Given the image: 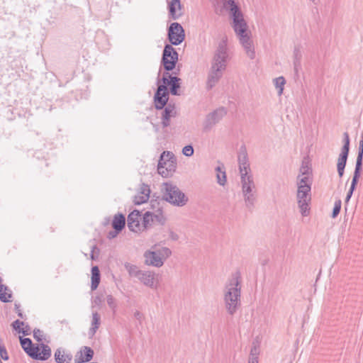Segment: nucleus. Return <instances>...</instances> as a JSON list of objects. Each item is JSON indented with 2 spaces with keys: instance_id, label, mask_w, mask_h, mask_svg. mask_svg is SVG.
Instances as JSON below:
<instances>
[{
  "instance_id": "1",
  "label": "nucleus",
  "mask_w": 363,
  "mask_h": 363,
  "mask_svg": "<svg viewBox=\"0 0 363 363\" xmlns=\"http://www.w3.org/2000/svg\"><path fill=\"white\" fill-rule=\"evenodd\" d=\"M223 6L229 12V15L233 20L231 23L232 28L245 54L250 59L254 60L256 54L253 40L251 38V33L248 30L247 23L239 6L235 2V0H223Z\"/></svg>"
},
{
  "instance_id": "2",
  "label": "nucleus",
  "mask_w": 363,
  "mask_h": 363,
  "mask_svg": "<svg viewBox=\"0 0 363 363\" xmlns=\"http://www.w3.org/2000/svg\"><path fill=\"white\" fill-rule=\"evenodd\" d=\"M241 277L235 272L225 282L223 294L225 308L228 313L233 315L241 306Z\"/></svg>"
},
{
  "instance_id": "3",
  "label": "nucleus",
  "mask_w": 363,
  "mask_h": 363,
  "mask_svg": "<svg viewBox=\"0 0 363 363\" xmlns=\"http://www.w3.org/2000/svg\"><path fill=\"white\" fill-rule=\"evenodd\" d=\"M162 84H160V79H157V89L155 94V105L157 109H163L169 99V92L167 86H169L170 93L178 95V89L180 87V79L172 76L169 72H164L162 78Z\"/></svg>"
},
{
  "instance_id": "4",
  "label": "nucleus",
  "mask_w": 363,
  "mask_h": 363,
  "mask_svg": "<svg viewBox=\"0 0 363 363\" xmlns=\"http://www.w3.org/2000/svg\"><path fill=\"white\" fill-rule=\"evenodd\" d=\"M162 192L163 199L174 206L183 207L188 203L186 194L172 182L163 183Z\"/></svg>"
},
{
  "instance_id": "5",
  "label": "nucleus",
  "mask_w": 363,
  "mask_h": 363,
  "mask_svg": "<svg viewBox=\"0 0 363 363\" xmlns=\"http://www.w3.org/2000/svg\"><path fill=\"white\" fill-rule=\"evenodd\" d=\"M242 194L247 208L252 210L256 203V185L252 174L240 175Z\"/></svg>"
},
{
  "instance_id": "6",
  "label": "nucleus",
  "mask_w": 363,
  "mask_h": 363,
  "mask_svg": "<svg viewBox=\"0 0 363 363\" xmlns=\"http://www.w3.org/2000/svg\"><path fill=\"white\" fill-rule=\"evenodd\" d=\"M171 255V250L166 247L155 250H147L144 253L145 263L148 266L159 268Z\"/></svg>"
},
{
  "instance_id": "7",
  "label": "nucleus",
  "mask_w": 363,
  "mask_h": 363,
  "mask_svg": "<svg viewBox=\"0 0 363 363\" xmlns=\"http://www.w3.org/2000/svg\"><path fill=\"white\" fill-rule=\"evenodd\" d=\"M229 58L227 38L223 39L219 43L214 52L211 62V66L214 68L225 70L227 66V62Z\"/></svg>"
},
{
  "instance_id": "8",
  "label": "nucleus",
  "mask_w": 363,
  "mask_h": 363,
  "mask_svg": "<svg viewBox=\"0 0 363 363\" xmlns=\"http://www.w3.org/2000/svg\"><path fill=\"white\" fill-rule=\"evenodd\" d=\"M311 187L299 188L297 187L296 199L300 212L303 216H307L309 214V203L311 200Z\"/></svg>"
},
{
  "instance_id": "9",
  "label": "nucleus",
  "mask_w": 363,
  "mask_h": 363,
  "mask_svg": "<svg viewBox=\"0 0 363 363\" xmlns=\"http://www.w3.org/2000/svg\"><path fill=\"white\" fill-rule=\"evenodd\" d=\"M178 60V53L171 45H166L164 46L162 62L164 68L167 71H172L176 65Z\"/></svg>"
},
{
  "instance_id": "10",
  "label": "nucleus",
  "mask_w": 363,
  "mask_h": 363,
  "mask_svg": "<svg viewBox=\"0 0 363 363\" xmlns=\"http://www.w3.org/2000/svg\"><path fill=\"white\" fill-rule=\"evenodd\" d=\"M350 151V138L347 133H344V145L339 155L337 164V170L340 177H342L345 172V168Z\"/></svg>"
},
{
  "instance_id": "11",
  "label": "nucleus",
  "mask_w": 363,
  "mask_h": 363,
  "mask_svg": "<svg viewBox=\"0 0 363 363\" xmlns=\"http://www.w3.org/2000/svg\"><path fill=\"white\" fill-rule=\"evenodd\" d=\"M185 38L183 27L179 23H171L168 29V39L174 45L181 44Z\"/></svg>"
},
{
  "instance_id": "12",
  "label": "nucleus",
  "mask_w": 363,
  "mask_h": 363,
  "mask_svg": "<svg viewBox=\"0 0 363 363\" xmlns=\"http://www.w3.org/2000/svg\"><path fill=\"white\" fill-rule=\"evenodd\" d=\"M227 113L225 108L220 107L208 113L203 122V128L206 130H211Z\"/></svg>"
},
{
  "instance_id": "13",
  "label": "nucleus",
  "mask_w": 363,
  "mask_h": 363,
  "mask_svg": "<svg viewBox=\"0 0 363 363\" xmlns=\"http://www.w3.org/2000/svg\"><path fill=\"white\" fill-rule=\"evenodd\" d=\"M157 277V275L152 271L142 270L138 279L145 286L157 289L158 287Z\"/></svg>"
},
{
  "instance_id": "14",
  "label": "nucleus",
  "mask_w": 363,
  "mask_h": 363,
  "mask_svg": "<svg viewBox=\"0 0 363 363\" xmlns=\"http://www.w3.org/2000/svg\"><path fill=\"white\" fill-rule=\"evenodd\" d=\"M142 215L138 210H134L129 213L127 218L128 227L130 231L141 233Z\"/></svg>"
},
{
  "instance_id": "15",
  "label": "nucleus",
  "mask_w": 363,
  "mask_h": 363,
  "mask_svg": "<svg viewBox=\"0 0 363 363\" xmlns=\"http://www.w3.org/2000/svg\"><path fill=\"white\" fill-rule=\"evenodd\" d=\"M30 357L34 359L45 361L51 357V349L43 342L39 343L35 347V352L30 354Z\"/></svg>"
},
{
  "instance_id": "16",
  "label": "nucleus",
  "mask_w": 363,
  "mask_h": 363,
  "mask_svg": "<svg viewBox=\"0 0 363 363\" xmlns=\"http://www.w3.org/2000/svg\"><path fill=\"white\" fill-rule=\"evenodd\" d=\"M223 70L219 68H214L211 67L210 71L208 74L206 81V89L210 90L218 82L219 79L223 76Z\"/></svg>"
},
{
  "instance_id": "17",
  "label": "nucleus",
  "mask_w": 363,
  "mask_h": 363,
  "mask_svg": "<svg viewBox=\"0 0 363 363\" xmlns=\"http://www.w3.org/2000/svg\"><path fill=\"white\" fill-rule=\"evenodd\" d=\"M238 164L240 175L251 174L250 162L245 150L240 151L238 155Z\"/></svg>"
},
{
  "instance_id": "18",
  "label": "nucleus",
  "mask_w": 363,
  "mask_h": 363,
  "mask_svg": "<svg viewBox=\"0 0 363 363\" xmlns=\"http://www.w3.org/2000/svg\"><path fill=\"white\" fill-rule=\"evenodd\" d=\"M169 17L174 20L178 19L182 15L180 0H167Z\"/></svg>"
},
{
  "instance_id": "19",
  "label": "nucleus",
  "mask_w": 363,
  "mask_h": 363,
  "mask_svg": "<svg viewBox=\"0 0 363 363\" xmlns=\"http://www.w3.org/2000/svg\"><path fill=\"white\" fill-rule=\"evenodd\" d=\"M150 189L147 184H142L139 189L138 194L134 198V203L140 205L147 202L150 198Z\"/></svg>"
},
{
  "instance_id": "20",
  "label": "nucleus",
  "mask_w": 363,
  "mask_h": 363,
  "mask_svg": "<svg viewBox=\"0 0 363 363\" xmlns=\"http://www.w3.org/2000/svg\"><path fill=\"white\" fill-rule=\"evenodd\" d=\"M166 106L162 112V124L163 127H167L170 124V118L172 117L176 116L177 112L175 110V106L174 104H168L165 105Z\"/></svg>"
},
{
  "instance_id": "21",
  "label": "nucleus",
  "mask_w": 363,
  "mask_h": 363,
  "mask_svg": "<svg viewBox=\"0 0 363 363\" xmlns=\"http://www.w3.org/2000/svg\"><path fill=\"white\" fill-rule=\"evenodd\" d=\"M94 356V350L87 346L82 347L76 355V360L78 363H84L90 361Z\"/></svg>"
},
{
  "instance_id": "22",
  "label": "nucleus",
  "mask_w": 363,
  "mask_h": 363,
  "mask_svg": "<svg viewBox=\"0 0 363 363\" xmlns=\"http://www.w3.org/2000/svg\"><path fill=\"white\" fill-rule=\"evenodd\" d=\"M54 356L57 363H70L72 359V354L61 347L55 350Z\"/></svg>"
},
{
  "instance_id": "23",
  "label": "nucleus",
  "mask_w": 363,
  "mask_h": 363,
  "mask_svg": "<svg viewBox=\"0 0 363 363\" xmlns=\"http://www.w3.org/2000/svg\"><path fill=\"white\" fill-rule=\"evenodd\" d=\"M163 169L160 171H157L158 173L163 177H169L173 172L175 171L177 163L174 157L173 156L172 159L166 162V163L162 165Z\"/></svg>"
},
{
  "instance_id": "24",
  "label": "nucleus",
  "mask_w": 363,
  "mask_h": 363,
  "mask_svg": "<svg viewBox=\"0 0 363 363\" xmlns=\"http://www.w3.org/2000/svg\"><path fill=\"white\" fill-rule=\"evenodd\" d=\"M141 232L150 229L155 223L151 211H146L142 216Z\"/></svg>"
},
{
  "instance_id": "25",
  "label": "nucleus",
  "mask_w": 363,
  "mask_h": 363,
  "mask_svg": "<svg viewBox=\"0 0 363 363\" xmlns=\"http://www.w3.org/2000/svg\"><path fill=\"white\" fill-rule=\"evenodd\" d=\"M125 216L121 213H118L114 216L112 226L113 229L117 231L120 232L123 230V228L125 227Z\"/></svg>"
},
{
  "instance_id": "26",
  "label": "nucleus",
  "mask_w": 363,
  "mask_h": 363,
  "mask_svg": "<svg viewBox=\"0 0 363 363\" xmlns=\"http://www.w3.org/2000/svg\"><path fill=\"white\" fill-rule=\"evenodd\" d=\"M312 178L311 175L298 174L296 179V186L299 188H311Z\"/></svg>"
},
{
  "instance_id": "27",
  "label": "nucleus",
  "mask_w": 363,
  "mask_h": 363,
  "mask_svg": "<svg viewBox=\"0 0 363 363\" xmlns=\"http://www.w3.org/2000/svg\"><path fill=\"white\" fill-rule=\"evenodd\" d=\"M101 324V318L97 312L92 313L91 326L89 330V335L93 337Z\"/></svg>"
},
{
  "instance_id": "28",
  "label": "nucleus",
  "mask_w": 363,
  "mask_h": 363,
  "mask_svg": "<svg viewBox=\"0 0 363 363\" xmlns=\"http://www.w3.org/2000/svg\"><path fill=\"white\" fill-rule=\"evenodd\" d=\"M151 215L155 223L160 225H164L166 223L167 218L161 208H158L155 211L151 212Z\"/></svg>"
},
{
  "instance_id": "29",
  "label": "nucleus",
  "mask_w": 363,
  "mask_h": 363,
  "mask_svg": "<svg viewBox=\"0 0 363 363\" xmlns=\"http://www.w3.org/2000/svg\"><path fill=\"white\" fill-rule=\"evenodd\" d=\"M215 170L216 172L218 184L223 186L227 182L226 173L224 166H218L216 167Z\"/></svg>"
},
{
  "instance_id": "30",
  "label": "nucleus",
  "mask_w": 363,
  "mask_h": 363,
  "mask_svg": "<svg viewBox=\"0 0 363 363\" xmlns=\"http://www.w3.org/2000/svg\"><path fill=\"white\" fill-rule=\"evenodd\" d=\"M100 282V272L97 266H94L91 268V290L97 289Z\"/></svg>"
},
{
  "instance_id": "31",
  "label": "nucleus",
  "mask_w": 363,
  "mask_h": 363,
  "mask_svg": "<svg viewBox=\"0 0 363 363\" xmlns=\"http://www.w3.org/2000/svg\"><path fill=\"white\" fill-rule=\"evenodd\" d=\"M12 297V292L9 288L6 285L0 286V301L3 303H8L11 301Z\"/></svg>"
},
{
  "instance_id": "32",
  "label": "nucleus",
  "mask_w": 363,
  "mask_h": 363,
  "mask_svg": "<svg viewBox=\"0 0 363 363\" xmlns=\"http://www.w3.org/2000/svg\"><path fill=\"white\" fill-rule=\"evenodd\" d=\"M21 345L24 351L30 356L33 352H35V347L33 346L32 341L30 338H22L20 339Z\"/></svg>"
},
{
  "instance_id": "33",
  "label": "nucleus",
  "mask_w": 363,
  "mask_h": 363,
  "mask_svg": "<svg viewBox=\"0 0 363 363\" xmlns=\"http://www.w3.org/2000/svg\"><path fill=\"white\" fill-rule=\"evenodd\" d=\"M174 156V155L169 151H164L160 157L158 164H157V171H160L161 169H163V166L166 162L172 159V157Z\"/></svg>"
},
{
  "instance_id": "34",
  "label": "nucleus",
  "mask_w": 363,
  "mask_h": 363,
  "mask_svg": "<svg viewBox=\"0 0 363 363\" xmlns=\"http://www.w3.org/2000/svg\"><path fill=\"white\" fill-rule=\"evenodd\" d=\"M362 166L360 164H355L354 172L353 174V177L352 179L351 185L350 189H351V191H354L357 184L358 182L359 178L360 177V173L362 170Z\"/></svg>"
},
{
  "instance_id": "35",
  "label": "nucleus",
  "mask_w": 363,
  "mask_h": 363,
  "mask_svg": "<svg viewBox=\"0 0 363 363\" xmlns=\"http://www.w3.org/2000/svg\"><path fill=\"white\" fill-rule=\"evenodd\" d=\"M274 84L277 89V93L279 96H281L283 94L284 87L286 84V80L284 77H279L275 78L273 80Z\"/></svg>"
},
{
  "instance_id": "36",
  "label": "nucleus",
  "mask_w": 363,
  "mask_h": 363,
  "mask_svg": "<svg viewBox=\"0 0 363 363\" xmlns=\"http://www.w3.org/2000/svg\"><path fill=\"white\" fill-rule=\"evenodd\" d=\"M125 267L130 277L138 279L142 270L139 269L137 266L130 264H126Z\"/></svg>"
},
{
  "instance_id": "37",
  "label": "nucleus",
  "mask_w": 363,
  "mask_h": 363,
  "mask_svg": "<svg viewBox=\"0 0 363 363\" xmlns=\"http://www.w3.org/2000/svg\"><path fill=\"white\" fill-rule=\"evenodd\" d=\"M311 168L309 166V162L306 161V160H303L300 169H299V174H303V175H311Z\"/></svg>"
},
{
  "instance_id": "38",
  "label": "nucleus",
  "mask_w": 363,
  "mask_h": 363,
  "mask_svg": "<svg viewBox=\"0 0 363 363\" xmlns=\"http://www.w3.org/2000/svg\"><path fill=\"white\" fill-rule=\"evenodd\" d=\"M106 302L109 308L112 310L113 313L115 314L118 307L116 299L112 295L109 294L106 296Z\"/></svg>"
},
{
  "instance_id": "39",
  "label": "nucleus",
  "mask_w": 363,
  "mask_h": 363,
  "mask_svg": "<svg viewBox=\"0 0 363 363\" xmlns=\"http://www.w3.org/2000/svg\"><path fill=\"white\" fill-rule=\"evenodd\" d=\"M24 325L25 323L19 320H16L12 323V326L14 330L18 331L19 333H22L23 335H28L29 333H28V331L24 330V328H21L22 325Z\"/></svg>"
},
{
  "instance_id": "40",
  "label": "nucleus",
  "mask_w": 363,
  "mask_h": 363,
  "mask_svg": "<svg viewBox=\"0 0 363 363\" xmlns=\"http://www.w3.org/2000/svg\"><path fill=\"white\" fill-rule=\"evenodd\" d=\"M363 160V139L359 141L358 147V154L356 160V164L362 165Z\"/></svg>"
},
{
  "instance_id": "41",
  "label": "nucleus",
  "mask_w": 363,
  "mask_h": 363,
  "mask_svg": "<svg viewBox=\"0 0 363 363\" xmlns=\"http://www.w3.org/2000/svg\"><path fill=\"white\" fill-rule=\"evenodd\" d=\"M342 202L341 200L338 199L335 201L334 207L332 213V217L335 218L339 214L341 209Z\"/></svg>"
},
{
  "instance_id": "42",
  "label": "nucleus",
  "mask_w": 363,
  "mask_h": 363,
  "mask_svg": "<svg viewBox=\"0 0 363 363\" xmlns=\"http://www.w3.org/2000/svg\"><path fill=\"white\" fill-rule=\"evenodd\" d=\"M33 337L35 339L36 341L43 342L44 340V333L42 330L40 329H35L33 330Z\"/></svg>"
},
{
  "instance_id": "43",
  "label": "nucleus",
  "mask_w": 363,
  "mask_h": 363,
  "mask_svg": "<svg viewBox=\"0 0 363 363\" xmlns=\"http://www.w3.org/2000/svg\"><path fill=\"white\" fill-rule=\"evenodd\" d=\"M194 147L191 145H186L182 149V153L186 157H191L194 155Z\"/></svg>"
},
{
  "instance_id": "44",
  "label": "nucleus",
  "mask_w": 363,
  "mask_h": 363,
  "mask_svg": "<svg viewBox=\"0 0 363 363\" xmlns=\"http://www.w3.org/2000/svg\"><path fill=\"white\" fill-rule=\"evenodd\" d=\"M0 356L4 360H8L9 357L4 344L0 343Z\"/></svg>"
},
{
  "instance_id": "45",
  "label": "nucleus",
  "mask_w": 363,
  "mask_h": 363,
  "mask_svg": "<svg viewBox=\"0 0 363 363\" xmlns=\"http://www.w3.org/2000/svg\"><path fill=\"white\" fill-rule=\"evenodd\" d=\"M353 192H354V191H351V189H349V191L347 194L346 198H345L346 203H347L350 201V199H351V197L352 196Z\"/></svg>"
},
{
  "instance_id": "46",
  "label": "nucleus",
  "mask_w": 363,
  "mask_h": 363,
  "mask_svg": "<svg viewBox=\"0 0 363 363\" xmlns=\"http://www.w3.org/2000/svg\"><path fill=\"white\" fill-rule=\"evenodd\" d=\"M248 363H258V359L256 356L250 358Z\"/></svg>"
},
{
  "instance_id": "47",
  "label": "nucleus",
  "mask_w": 363,
  "mask_h": 363,
  "mask_svg": "<svg viewBox=\"0 0 363 363\" xmlns=\"http://www.w3.org/2000/svg\"><path fill=\"white\" fill-rule=\"evenodd\" d=\"M118 233H119V232H117V231H116V230H115V232H112V231H111V232H109V233H108V237L109 238H113L116 237V235H117Z\"/></svg>"
},
{
  "instance_id": "48",
  "label": "nucleus",
  "mask_w": 363,
  "mask_h": 363,
  "mask_svg": "<svg viewBox=\"0 0 363 363\" xmlns=\"http://www.w3.org/2000/svg\"><path fill=\"white\" fill-rule=\"evenodd\" d=\"M15 307H16V311L18 312V315L23 318V314H22V313H21V310L19 308H20L19 306H18L17 304H15Z\"/></svg>"
},
{
  "instance_id": "49",
  "label": "nucleus",
  "mask_w": 363,
  "mask_h": 363,
  "mask_svg": "<svg viewBox=\"0 0 363 363\" xmlns=\"http://www.w3.org/2000/svg\"><path fill=\"white\" fill-rule=\"evenodd\" d=\"M257 350L256 348V347H254L253 348L251 349V355L252 356H254L257 354Z\"/></svg>"
},
{
  "instance_id": "50",
  "label": "nucleus",
  "mask_w": 363,
  "mask_h": 363,
  "mask_svg": "<svg viewBox=\"0 0 363 363\" xmlns=\"http://www.w3.org/2000/svg\"><path fill=\"white\" fill-rule=\"evenodd\" d=\"M22 326H23V328H24V330H27V331H28V333H29V331H30V326H29L28 324H26V323H25V325H22Z\"/></svg>"
},
{
  "instance_id": "51",
  "label": "nucleus",
  "mask_w": 363,
  "mask_h": 363,
  "mask_svg": "<svg viewBox=\"0 0 363 363\" xmlns=\"http://www.w3.org/2000/svg\"><path fill=\"white\" fill-rule=\"evenodd\" d=\"M140 315H141V314L140 312H138V311L135 312V317H136L137 318L139 319L140 318Z\"/></svg>"
},
{
  "instance_id": "52",
  "label": "nucleus",
  "mask_w": 363,
  "mask_h": 363,
  "mask_svg": "<svg viewBox=\"0 0 363 363\" xmlns=\"http://www.w3.org/2000/svg\"><path fill=\"white\" fill-rule=\"evenodd\" d=\"M91 259H94V255H93V254H91Z\"/></svg>"
},
{
  "instance_id": "53",
  "label": "nucleus",
  "mask_w": 363,
  "mask_h": 363,
  "mask_svg": "<svg viewBox=\"0 0 363 363\" xmlns=\"http://www.w3.org/2000/svg\"><path fill=\"white\" fill-rule=\"evenodd\" d=\"M310 1H312V2H314L315 0H310Z\"/></svg>"
}]
</instances>
